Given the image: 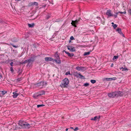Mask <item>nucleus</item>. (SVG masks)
Listing matches in <instances>:
<instances>
[{
  "instance_id": "5fc2aeb1",
  "label": "nucleus",
  "mask_w": 131,
  "mask_h": 131,
  "mask_svg": "<svg viewBox=\"0 0 131 131\" xmlns=\"http://www.w3.org/2000/svg\"><path fill=\"white\" fill-rule=\"evenodd\" d=\"M16 1H20L21 0H15Z\"/></svg>"
},
{
  "instance_id": "0eeeda50",
  "label": "nucleus",
  "mask_w": 131,
  "mask_h": 131,
  "mask_svg": "<svg viewBox=\"0 0 131 131\" xmlns=\"http://www.w3.org/2000/svg\"><path fill=\"white\" fill-rule=\"evenodd\" d=\"M116 93L115 92H113L111 93H108V95L109 97H110L114 98L115 97H116Z\"/></svg>"
},
{
  "instance_id": "a18cd8bd",
  "label": "nucleus",
  "mask_w": 131,
  "mask_h": 131,
  "mask_svg": "<svg viewBox=\"0 0 131 131\" xmlns=\"http://www.w3.org/2000/svg\"><path fill=\"white\" fill-rule=\"evenodd\" d=\"M113 63H112L111 65V67H113Z\"/></svg>"
},
{
  "instance_id": "393cba45",
  "label": "nucleus",
  "mask_w": 131,
  "mask_h": 131,
  "mask_svg": "<svg viewBox=\"0 0 131 131\" xmlns=\"http://www.w3.org/2000/svg\"><path fill=\"white\" fill-rule=\"evenodd\" d=\"M45 105L43 104H40V105H37V107L38 108L39 107H43V106H44Z\"/></svg>"
},
{
  "instance_id": "e433bc0d",
  "label": "nucleus",
  "mask_w": 131,
  "mask_h": 131,
  "mask_svg": "<svg viewBox=\"0 0 131 131\" xmlns=\"http://www.w3.org/2000/svg\"><path fill=\"white\" fill-rule=\"evenodd\" d=\"M22 78H18L17 79V80L18 81H20L22 80Z\"/></svg>"
},
{
  "instance_id": "8fccbe9b",
  "label": "nucleus",
  "mask_w": 131,
  "mask_h": 131,
  "mask_svg": "<svg viewBox=\"0 0 131 131\" xmlns=\"http://www.w3.org/2000/svg\"><path fill=\"white\" fill-rule=\"evenodd\" d=\"M20 70H21L20 69V68H19L18 69V72H20Z\"/></svg>"
},
{
  "instance_id": "5701e85b",
  "label": "nucleus",
  "mask_w": 131,
  "mask_h": 131,
  "mask_svg": "<svg viewBox=\"0 0 131 131\" xmlns=\"http://www.w3.org/2000/svg\"><path fill=\"white\" fill-rule=\"evenodd\" d=\"M28 62V60H25L24 61H22L20 63L21 64H25L26 63H27Z\"/></svg>"
},
{
  "instance_id": "f03ea898",
  "label": "nucleus",
  "mask_w": 131,
  "mask_h": 131,
  "mask_svg": "<svg viewBox=\"0 0 131 131\" xmlns=\"http://www.w3.org/2000/svg\"><path fill=\"white\" fill-rule=\"evenodd\" d=\"M58 51L56 52V53L54 54V56L56 59H54V61L56 63L59 64L61 63V61L60 59L59 56L58 54Z\"/></svg>"
},
{
  "instance_id": "052dcab7",
  "label": "nucleus",
  "mask_w": 131,
  "mask_h": 131,
  "mask_svg": "<svg viewBox=\"0 0 131 131\" xmlns=\"http://www.w3.org/2000/svg\"><path fill=\"white\" fill-rule=\"evenodd\" d=\"M71 40H70L69 41V42H71Z\"/></svg>"
},
{
  "instance_id": "aec40b11",
  "label": "nucleus",
  "mask_w": 131,
  "mask_h": 131,
  "mask_svg": "<svg viewBox=\"0 0 131 131\" xmlns=\"http://www.w3.org/2000/svg\"><path fill=\"white\" fill-rule=\"evenodd\" d=\"M0 92H2V94L4 95L7 93V91H0Z\"/></svg>"
},
{
  "instance_id": "2eb2a0df",
  "label": "nucleus",
  "mask_w": 131,
  "mask_h": 131,
  "mask_svg": "<svg viewBox=\"0 0 131 131\" xmlns=\"http://www.w3.org/2000/svg\"><path fill=\"white\" fill-rule=\"evenodd\" d=\"M38 5V3L37 2H30L29 3V6H34V5H35L36 6H37Z\"/></svg>"
},
{
  "instance_id": "37998d69",
  "label": "nucleus",
  "mask_w": 131,
  "mask_h": 131,
  "mask_svg": "<svg viewBox=\"0 0 131 131\" xmlns=\"http://www.w3.org/2000/svg\"><path fill=\"white\" fill-rule=\"evenodd\" d=\"M50 18V16H47L46 19H48Z\"/></svg>"
},
{
  "instance_id": "f704fd0d",
  "label": "nucleus",
  "mask_w": 131,
  "mask_h": 131,
  "mask_svg": "<svg viewBox=\"0 0 131 131\" xmlns=\"http://www.w3.org/2000/svg\"><path fill=\"white\" fill-rule=\"evenodd\" d=\"M10 71L12 72H13L14 71V70L13 69V67H11L10 68Z\"/></svg>"
},
{
  "instance_id": "1a4fd4ad",
  "label": "nucleus",
  "mask_w": 131,
  "mask_h": 131,
  "mask_svg": "<svg viewBox=\"0 0 131 131\" xmlns=\"http://www.w3.org/2000/svg\"><path fill=\"white\" fill-rule=\"evenodd\" d=\"M67 48L70 51L74 52L75 51V47L72 46H67Z\"/></svg>"
},
{
  "instance_id": "6ab92c4d",
  "label": "nucleus",
  "mask_w": 131,
  "mask_h": 131,
  "mask_svg": "<svg viewBox=\"0 0 131 131\" xmlns=\"http://www.w3.org/2000/svg\"><path fill=\"white\" fill-rule=\"evenodd\" d=\"M91 52V51H90L85 52L83 54V55L84 56H85L87 55H89L90 54V52Z\"/></svg>"
},
{
  "instance_id": "603ef678",
  "label": "nucleus",
  "mask_w": 131,
  "mask_h": 131,
  "mask_svg": "<svg viewBox=\"0 0 131 131\" xmlns=\"http://www.w3.org/2000/svg\"><path fill=\"white\" fill-rule=\"evenodd\" d=\"M124 69V68H123V67L120 68V70H121L122 69Z\"/></svg>"
},
{
  "instance_id": "c03bdc74",
  "label": "nucleus",
  "mask_w": 131,
  "mask_h": 131,
  "mask_svg": "<svg viewBox=\"0 0 131 131\" xmlns=\"http://www.w3.org/2000/svg\"><path fill=\"white\" fill-rule=\"evenodd\" d=\"M129 12L130 14H131V9H130L129 11Z\"/></svg>"
},
{
  "instance_id": "412c9836",
  "label": "nucleus",
  "mask_w": 131,
  "mask_h": 131,
  "mask_svg": "<svg viewBox=\"0 0 131 131\" xmlns=\"http://www.w3.org/2000/svg\"><path fill=\"white\" fill-rule=\"evenodd\" d=\"M65 52L66 54H68V56L69 57V56L70 55V53L69 52H67V51H66L65 50H63V52Z\"/></svg>"
},
{
  "instance_id": "4d7b16f0",
  "label": "nucleus",
  "mask_w": 131,
  "mask_h": 131,
  "mask_svg": "<svg viewBox=\"0 0 131 131\" xmlns=\"http://www.w3.org/2000/svg\"><path fill=\"white\" fill-rule=\"evenodd\" d=\"M2 77V75L0 74V79H1V78Z\"/></svg>"
},
{
  "instance_id": "f8f14e48",
  "label": "nucleus",
  "mask_w": 131,
  "mask_h": 131,
  "mask_svg": "<svg viewBox=\"0 0 131 131\" xmlns=\"http://www.w3.org/2000/svg\"><path fill=\"white\" fill-rule=\"evenodd\" d=\"M106 14L108 16V17H110L113 16V15L112 14L111 12L110 9L108 10L106 12Z\"/></svg>"
},
{
  "instance_id": "cd10ccee",
  "label": "nucleus",
  "mask_w": 131,
  "mask_h": 131,
  "mask_svg": "<svg viewBox=\"0 0 131 131\" xmlns=\"http://www.w3.org/2000/svg\"><path fill=\"white\" fill-rule=\"evenodd\" d=\"M10 45H12L13 47H14L15 48H17L18 47V46H15L13 44L11 43H10Z\"/></svg>"
},
{
  "instance_id": "13d9d810",
  "label": "nucleus",
  "mask_w": 131,
  "mask_h": 131,
  "mask_svg": "<svg viewBox=\"0 0 131 131\" xmlns=\"http://www.w3.org/2000/svg\"><path fill=\"white\" fill-rule=\"evenodd\" d=\"M111 24H112L113 25H114V23H113V22H112V23Z\"/></svg>"
},
{
  "instance_id": "4be33fe9",
  "label": "nucleus",
  "mask_w": 131,
  "mask_h": 131,
  "mask_svg": "<svg viewBox=\"0 0 131 131\" xmlns=\"http://www.w3.org/2000/svg\"><path fill=\"white\" fill-rule=\"evenodd\" d=\"M118 57H119V56L118 55L117 56H114V57L113 58V60H114L115 59H117L118 58Z\"/></svg>"
},
{
  "instance_id": "de8ad7c7",
  "label": "nucleus",
  "mask_w": 131,
  "mask_h": 131,
  "mask_svg": "<svg viewBox=\"0 0 131 131\" xmlns=\"http://www.w3.org/2000/svg\"><path fill=\"white\" fill-rule=\"evenodd\" d=\"M3 21L0 20V23H3Z\"/></svg>"
},
{
  "instance_id": "6e6552de",
  "label": "nucleus",
  "mask_w": 131,
  "mask_h": 131,
  "mask_svg": "<svg viewBox=\"0 0 131 131\" xmlns=\"http://www.w3.org/2000/svg\"><path fill=\"white\" fill-rule=\"evenodd\" d=\"M75 69L79 71H82L85 70V68L83 67L77 66L76 67Z\"/></svg>"
},
{
  "instance_id": "58836bf2",
  "label": "nucleus",
  "mask_w": 131,
  "mask_h": 131,
  "mask_svg": "<svg viewBox=\"0 0 131 131\" xmlns=\"http://www.w3.org/2000/svg\"><path fill=\"white\" fill-rule=\"evenodd\" d=\"M105 79L107 81H111V78H106Z\"/></svg>"
},
{
  "instance_id": "f257e3e1",
  "label": "nucleus",
  "mask_w": 131,
  "mask_h": 131,
  "mask_svg": "<svg viewBox=\"0 0 131 131\" xmlns=\"http://www.w3.org/2000/svg\"><path fill=\"white\" fill-rule=\"evenodd\" d=\"M18 124L20 126V128L28 129L31 127V125L25 121L20 120L18 122Z\"/></svg>"
},
{
  "instance_id": "9d476101",
  "label": "nucleus",
  "mask_w": 131,
  "mask_h": 131,
  "mask_svg": "<svg viewBox=\"0 0 131 131\" xmlns=\"http://www.w3.org/2000/svg\"><path fill=\"white\" fill-rule=\"evenodd\" d=\"M76 73L77 74V75H75V76L77 78L79 77V78L80 79H85V77L82 75L80 73L78 74L77 72H76Z\"/></svg>"
},
{
  "instance_id": "c85d7f7f",
  "label": "nucleus",
  "mask_w": 131,
  "mask_h": 131,
  "mask_svg": "<svg viewBox=\"0 0 131 131\" xmlns=\"http://www.w3.org/2000/svg\"><path fill=\"white\" fill-rule=\"evenodd\" d=\"M118 14V13L117 12H116L115 13V14L114 15H113V16H114L115 18H116L117 17V15Z\"/></svg>"
},
{
  "instance_id": "ea45409f",
  "label": "nucleus",
  "mask_w": 131,
  "mask_h": 131,
  "mask_svg": "<svg viewBox=\"0 0 131 131\" xmlns=\"http://www.w3.org/2000/svg\"><path fill=\"white\" fill-rule=\"evenodd\" d=\"M74 55V54L73 53H70V55L69 56V57H72Z\"/></svg>"
},
{
  "instance_id": "423d86ee",
  "label": "nucleus",
  "mask_w": 131,
  "mask_h": 131,
  "mask_svg": "<svg viewBox=\"0 0 131 131\" xmlns=\"http://www.w3.org/2000/svg\"><path fill=\"white\" fill-rule=\"evenodd\" d=\"M79 19H76L75 20H72L71 24L74 26L75 27H77L76 25H77L79 21Z\"/></svg>"
},
{
  "instance_id": "a19ab883",
  "label": "nucleus",
  "mask_w": 131,
  "mask_h": 131,
  "mask_svg": "<svg viewBox=\"0 0 131 131\" xmlns=\"http://www.w3.org/2000/svg\"><path fill=\"white\" fill-rule=\"evenodd\" d=\"M13 62H12L10 63V65L12 67H13Z\"/></svg>"
},
{
  "instance_id": "a211bd4d",
  "label": "nucleus",
  "mask_w": 131,
  "mask_h": 131,
  "mask_svg": "<svg viewBox=\"0 0 131 131\" xmlns=\"http://www.w3.org/2000/svg\"><path fill=\"white\" fill-rule=\"evenodd\" d=\"M35 25L34 24V23L31 24H28V26L29 27L32 28L34 27Z\"/></svg>"
},
{
  "instance_id": "473e14b6",
  "label": "nucleus",
  "mask_w": 131,
  "mask_h": 131,
  "mask_svg": "<svg viewBox=\"0 0 131 131\" xmlns=\"http://www.w3.org/2000/svg\"><path fill=\"white\" fill-rule=\"evenodd\" d=\"M70 40H73L75 39L73 37V36H71L70 37Z\"/></svg>"
},
{
  "instance_id": "49530a36",
  "label": "nucleus",
  "mask_w": 131,
  "mask_h": 131,
  "mask_svg": "<svg viewBox=\"0 0 131 131\" xmlns=\"http://www.w3.org/2000/svg\"><path fill=\"white\" fill-rule=\"evenodd\" d=\"M12 40L13 41V42H16V40H12Z\"/></svg>"
},
{
  "instance_id": "09e8293b",
  "label": "nucleus",
  "mask_w": 131,
  "mask_h": 131,
  "mask_svg": "<svg viewBox=\"0 0 131 131\" xmlns=\"http://www.w3.org/2000/svg\"><path fill=\"white\" fill-rule=\"evenodd\" d=\"M22 73V72H19V75H20V74H21Z\"/></svg>"
},
{
  "instance_id": "79ce46f5",
  "label": "nucleus",
  "mask_w": 131,
  "mask_h": 131,
  "mask_svg": "<svg viewBox=\"0 0 131 131\" xmlns=\"http://www.w3.org/2000/svg\"><path fill=\"white\" fill-rule=\"evenodd\" d=\"M117 13H118H118H120L121 14H123V12H117Z\"/></svg>"
},
{
  "instance_id": "72a5a7b5",
  "label": "nucleus",
  "mask_w": 131,
  "mask_h": 131,
  "mask_svg": "<svg viewBox=\"0 0 131 131\" xmlns=\"http://www.w3.org/2000/svg\"><path fill=\"white\" fill-rule=\"evenodd\" d=\"M69 74L70 75V72L69 71H68L66 72L65 73V75H68Z\"/></svg>"
},
{
  "instance_id": "864d4df0",
  "label": "nucleus",
  "mask_w": 131,
  "mask_h": 131,
  "mask_svg": "<svg viewBox=\"0 0 131 131\" xmlns=\"http://www.w3.org/2000/svg\"><path fill=\"white\" fill-rule=\"evenodd\" d=\"M68 128H67L66 129V131H67L68 130Z\"/></svg>"
},
{
  "instance_id": "ddd939ff",
  "label": "nucleus",
  "mask_w": 131,
  "mask_h": 131,
  "mask_svg": "<svg viewBox=\"0 0 131 131\" xmlns=\"http://www.w3.org/2000/svg\"><path fill=\"white\" fill-rule=\"evenodd\" d=\"M33 56L31 57L30 59L32 61V62H33L35 60V58H37L38 56H39V55H38L37 56H36L35 55H33Z\"/></svg>"
},
{
  "instance_id": "bb28decb",
  "label": "nucleus",
  "mask_w": 131,
  "mask_h": 131,
  "mask_svg": "<svg viewBox=\"0 0 131 131\" xmlns=\"http://www.w3.org/2000/svg\"><path fill=\"white\" fill-rule=\"evenodd\" d=\"M98 118V117L97 116L95 117L94 118H92L91 119V120H95Z\"/></svg>"
},
{
  "instance_id": "b1692460",
  "label": "nucleus",
  "mask_w": 131,
  "mask_h": 131,
  "mask_svg": "<svg viewBox=\"0 0 131 131\" xmlns=\"http://www.w3.org/2000/svg\"><path fill=\"white\" fill-rule=\"evenodd\" d=\"M89 84L88 83H85L84 85L83 86H89Z\"/></svg>"
},
{
  "instance_id": "3c124183",
  "label": "nucleus",
  "mask_w": 131,
  "mask_h": 131,
  "mask_svg": "<svg viewBox=\"0 0 131 131\" xmlns=\"http://www.w3.org/2000/svg\"><path fill=\"white\" fill-rule=\"evenodd\" d=\"M13 52H14L15 51V52H17V51H15L14 50H13Z\"/></svg>"
},
{
  "instance_id": "4468645a",
  "label": "nucleus",
  "mask_w": 131,
  "mask_h": 131,
  "mask_svg": "<svg viewBox=\"0 0 131 131\" xmlns=\"http://www.w3.org/2000/svg\"><path fill=\"white\" fill-rule=\"evenodd\" d=\"M116 31H118V33L120 35H121L123 36H124V35L122 33L121 29L119 28H118L116 29Z\"/></svg>"
},
{
  "instance_id": "c9c22d12",
  "label": "nucleus",
  "mask_w": 131,
  "mask_h": 131,
  "mask_svg": "<svg viewBox=\"0 0 131 131\" xmlns=\"http://www.w3.org/2000/svg\"><path fill=\"white\" fill-rule=\"evenodd\" d=\"M128 69L125 67L122 70V71H128Z\"/></svg>"
},
{
  "instance_id": "2f4dec72",
  "label": "nucleus",
  "mask_w": 131,
  "mask_h": 131,
  "mask_svg": "<svg viewBox=\"0 0 131 131\" xmlns=\"http://www.w3.org/2000/svg\"><path fill=\"white\" fill-rule=\"evenodd\" d=\"M112 26L115 29L117 27V25L116 24H115L114 25H113Z\"/></svg>"
},
{
  "instance_id": "9b49d317",
  "label": "nucleus",
  "mask_w": 131,
  "mask_h": 131,
  "mask_svg": "<svg viewBox=\"0 0 131 131\" xmlns=\"http://www.w3.org/2000/svg\"><path fill=\"white\" fill-rule=\"evenodd\" d=\"M45 61L48 62V61H54V59L51 57H46L45 58Z\"/></svg>"
},
{
  "instance_id": "7c9ffc66",
  "label": "nucleus",
  "mask_w": 131,
  "mask_h": 131,
  "mask_svg": "<svg viewBox=\"0 0 131 131\" xmlns=\"http://www.w3.org/2000/svg\"><path fill=\"white\" fill-rule=\"evenodd\" d=\"M111 80H115L117 79V78L116 77H114L112 78H111Z\"/></svg>"
},
{
  "instance_id": "6e6d98bb",
  "label": "nucleus",
  "mask_w": 131,
  "mask_h": 131,
  "mask_svg": "<svg viewBox=\"0 0 131 131\" xmlns=\"http://www.w3.org/2000/svg\"><path fill=\"white\" fill-rule=\"evenodd\" d=\"M126 13V12H123V14H125Z\"/></svg>"
},
{
  "instance_id": "39448f33",
  "label": "nucleus",
  "mask_w": 131,
  "mask_h": 131,
  "mask_svg": "<svg viewBox=\"0 0 131 131\" xmlns=\"http://www.w3.org/2000/svg\"><path fill=\"white\" fill-rule=\"evenodd\" d=\"M47 84V83L46 82L41 81L39 83H37L36 84V85L39 87L42 88L45 86Z\"/></svg>"
},
{
  "instance_id": "7ed1b4c3",
  "label": "nucleus",
  "mask_w": 131,
  "mask_h": 131,
  "mask_svg": "<svg viewBox=\"0 0 131 131\" xmlns=\"http://www.w3.org/2000/svg\"><path fill=\"white\" fill-rule=\"evenodd\" d=\"M69 81L68 79L67 78H65L62 81L61 84L62 87L63 88H66L69 84Z\"/></svg>"
},
{
  "instance_id": "a878e982",
  "label": "nucleus",
  "mask_w": 131,
  "mask_h": 131,
  "mask_svg": "<svg viewBox=\"0 0 131 131\" xmlns=\"http://www.w3.org/2000/svg\"><path fill=\"white\" fill-rule=\"evenodd\" d=\"M90 81L92 84H94L96 82V81L95 80H91Z\"/></svg>"
},
{
  "instance_id": "c756f323",
  "label": "nucleus",
  "mask_w": 131,
  "mask_h": 131,
  "mask_svg": "<svg viewBox=\"0 0 131 131\" xmlns=\"http://www.w3.org/2000/svg\"><path fill=\"white\" fill-rule=\"evenodd\" d=\"M27 60H28V63L27 65V66H28L30 63L31 62H32V61L30 59H28Z\"/></svg>"
},
{
  "instance_id": "dca6fc26",
  "label": "nucleus",
  "mask_w": 131,
  "mask_h": 131,
  "mask_svg": "<svg viewBox=\"0 0 131 131\" xmlns=\"http://www.w3.org/2000/svg\"><path fill=\"white\" fill-rule=\"evenodd\" d=\"M115 92L116 93V97H117L118 96H121L123 94L120 91Z\"/></svg>"
},
{
  "instance_id": "bf43d9fd",
  "label": "nucleus",
  "mask_w": 131,
  "mask_h": 131,
  "mask_svg": "<svg viewBox=\"0 0 131 131\" xmlns=\"http://www.w3.org/2000/svg\"><path fill=\"white\" fill-rule=\"evenodd\" d=\"M70 128L73 129V127H71Z\"/></svg>"
},
{
  "instance_id": "4c0bfd02",
  "label": "nucleus",
  "mask_w": 131,
  "mask_h": 131,
  "mask_svg": "<svg viewBox=\"0 0 131 131\" xmlns=\"http://www.w3.org/2000/svg\"><path fill=\"white\" fill-rule=\"evenodd\" d=\"M79 129V128L78 127H76L75 129H74V130L75 131H76Z\"/></svg>"
},
{
  "instance_id": "20e7f679",
  "label": "nucleus",
  "mask_w": 131,
  "mask_h": 131,
  "mask_svg": "<svg viewBox=\"0 0 131 131\" xmlns=\"http://www.w3.org/2000/svg\"><path fill=\"white\" fill-rule=\"evenodd\" d=\"M44 94L45 91H44L42 90L40 91L38 93L34 94L33 97L35 99H37L40 96L43 95Z\"/></svg>"
},
{
  "instance_id": "f3484780",
  "label": "nucleus",
  "mask_w": 131,
  "mask_h": 131,
  "mask_svg": "<svg viewBox=\"0 0 131 131\" xmlns=\"http://www.w3.org/2000/svg\"><path fill=\"white\" fill-rule=\"evenodd\" d=\"M13 97L14 98H16L18 95V94L16 93V92H13Z\"/></svg>"
}]
</instances>
